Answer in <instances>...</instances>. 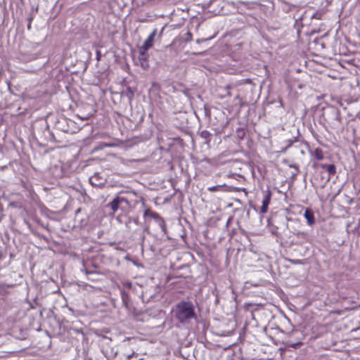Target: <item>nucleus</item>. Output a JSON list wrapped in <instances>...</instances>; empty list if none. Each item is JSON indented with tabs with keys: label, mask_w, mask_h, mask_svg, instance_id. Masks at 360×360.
Listing matches in <instances>:
<instances>
[{
	"label": "nucleus",
	"mask_w": 360,
	"mask_h": 360,
	"mask_svg": "<svg viewBox=\"0 0 360 360\" xmlns=\"http://www.w3.org/2000/svg\"><path fill=\"white\" fill-rule=\"evenodd\" d=\"M290 338L283 342L286 347H292L293 349H298L302 345L303 335L298 331H293L290 335Z\"/></svg>",
	"instance_id": "2"
},
{
	"label": "nucleus",
	"mask_w": 360,
	"mask_h": 360,
	"mask_svg": "<svg viewBox=\"0 0 360 360\" xmlns=\"http://www.w3.org/2000/svg\"><path fill=\"white\" fill-rule=\"evenodd\" d=\"M98 174H94L93 176L90 178L89 181L91 183V184L98 185V184L96 181H98Z\"/></svg>",
	"instance_id": "16"
},
{
	"label": "nucleus",
	"mask_w": 360,
	"mask_h": 360,
	"mask_svg": "<svg viewBox=\"0 0 360 360\" xmlns=\"http://www.w3.org/2000/svg\"><path fill=\"white\" fill-rule=\"evenodd\" d=\"M175 319L181 323H188L196 317L194 304L191 301H181L174 309Z\"/></svg>",
	"instance_id": "1"
},
{
	"label": "nucleus",
	"mask_w": 360,
	"mask_h": 360,
	"mask_svg": "<svg viewBox=\"0 0 360 360\" xmlns=\"http://www.w3.org/2000/svg\"><path fill=\"white\" fill-rule=\"evenodd\" d=\"M122 300L124 304L127 307L129 302V296L124 291L122 292Z\"/></svg>",
	"instance_id": "12"
},
{
	"label": "nucleus",
	"mask_w": 360,
	"mask_h": 360,
	"mask_svg": "<svg viewBox=\"0 0 360 360\" xmlns=\"http://www.w3.org/2000/svg\"><path fill=\"white\" fill-rule=\"evenodd\" d=\"M82 271H84L86 276L92 274L96 272V271L89 270L86 269L85 266L84 267V269H82Z\"/></svg>",
	"instance_id": "18"
},
{
	"label": "nucleus",
	"mask_w": 360,
	"mask_h": 360,
	"mask_svg": "<svg viewBox=\"0 0 360 360\" xmlns=\"http://www.w3.org/2000/svg\"><path fill=\"white\" fill-rule=\"evenodd\" d=\"M272 193L270 189H267L264 191V196L262 200V205L260 208V213L265 214L268 211V207L271 202Z\"/></svg>",
	"instance_id": "7"
},
{
	"label": "nucleus",
	"mask_w": 360,
	"mask_h": 360,
	"mask_svg": "<svg viewBox=\"0 0 360 360\" xmlns=\"http://www.w3.org/2000/svg\"><path fill=\"white\" fill-rule=\"evenodd\" d=\"M120 205V199L119 198H115L112 201H111L109 204V206L110 207L111 210L113 212H116L118 209Z\"/></svg>",
	"instance_id": "11"
},
{
	"label": "nucleus",
	"mask_w": 360,
	"mask_h": 360,
	"mask_svg": "<svg viewBox=\"0 0 360 360\" xmlns=\"http://www.w3.org/2000/svg\"><path fill=\"white\" fill-rule=\"evenodd\" d=\"M311 165L314 162L318 163L324 159L325 153L320 148H316L309 151Z\"/></svg>",
	"instance_id": "5"
},
{
	"label": "nucleus",
	"mask_w": 360,
	"mask_h": 360,
	"mask_svg": "<svg viewBox=\"0 0 360 360\" xmlns=\"http://www.w3.org/2000/svg\"><path fill=\"white\" fill-rule=\"evenodd\" d=\"M224 186L221 185L213 186L207 188V190L210 192H218L221 191L224 189Z\"/></svg>",
	"instance_id": "13"
},
{
	"label": "nucleus",
	"mask_w": 360,
	"mask_h": 360,
	"mask_svg": "<svg viewBox=\"0 0 360 360\" xmlns=\"http://www.w3.org/2000/svg\"><path fill=\"white\" fill-rule=\"evenodd\" d=\"M193 39V34L192 33L190 32V31H188L186 34H185V38H184V40L186 41H192Z\"/></svg>",
	"instance_id": "17"
},
{
	"label": "nucleus",
	"mask_w": 360,
	"mask_h": 360,
	"mask_svg": "<svg viewBox=\"0 0 360 360\" xmlns=\"http://www.w3.org/2000/svg\"><path fill=\"white\" fill-rule=\"evenodd\" d=\"M143 217L144 218L150 217V218H153L155 220H156L157 222L158 223L160 227L161 228L162 231L165 232V231H166L165 221L163 219V218L159 215L158 213L154 212L150 208H146V209H145L144 212H143Z\"/></svg>",
	"instance_id": "3"
},
{
	"label": "nucleus",
	"mask_w": 360,
	"mask_h": 360,
	"mask_svg": "<svg viewBox=\"0 0 360 360\" xmlns=\"http://www.w3.org/2000/svg\"><path fill=\"white\" fill-rule=\"evenodd\" d=\"M139 61L141 68L144 70L148 69L149 67L148 58L149 54L148 53V51H143V49L139 48Z\"/></svg>",
	"instance_id": "6"
},
{
	"label": "nucleus",
	"mask_w": 360,
	"mask_h": 360,
	"mask_svg": "<svg viewBox=\"0 0 360 360\" xmlns=\"http://www.w3.org/2000/svg\"><path fill=\"white\" fill-rule=\"evenodd\" d=\"M235 100L236 101V102L234 104L235 106H238L239 108H242L243 106H244V103L243 101V99H242V98L240 97L239 95H237L235 97Z\"/></svg>",
	"instance_id": "15"
},
{
	"label": "nucleus",
	"mask_w": 360,
	"mask_h": 360,
	"mask_svg": "<svg viewBox=\"0 0 360 360\" xmlns=\"http://www.w3.org/2000/svg\"><path fill=\"white\" fill-rule=\"evenodd\" d=\"M200 136L201 138H202L206 143H210L211 141V136L212 134L210 133L207 130H203L200 132Z\"/></svg>",
	"instance_id": "10"
},
{
	"label": "nucleus",
	"mask_w": 360,
	"mask_h": 360,
	"mask_svg": "<svg viewBox=\"0 0 360 360\" xmlns=\"http://www.w3.org/2000/svg\"><path fill=\"white\" fill-rule=\"evenodd\" d=\"M311 167L314 169L322 168L326 170L328 174V179L336 174V167L333 164H323L320 162L318 163L314 162V164L311 165Z\"/></svg>",
	"instance_id": "4"
},
{
	"label": "nucleus",
	"mask_w": 360,
	"mask_h": 360,
	"mask_svg": "<svg viewBox=\"0 0 360 360\" xmlns=\"http://www.w3.org/2000/svg\"><path fill=\"white\" fill-rule=\"evenodd\" d=\"M126 96L129 101H131L134 96V92L131 87L128 86L126 89Z\"/></svg>",
	"instance_id": "14"
},
{
	"label": "nucleus",
	"mask_w": 360,
	"mask_h": 360,
	"mask_svg": "<svg viewBox=\"0 0 360 360\" xmlns=\"http://www.w3.org/2000/svg\"><path fill=\"white\" fill-rule=\"evenodd\" d=\"M304 216L307 221V224L309 226H312L315 224L314 212L311 209L307 208L304 211Z\"/></svg>",
	"instance_id": "9"
},
{
	"label": "nucleus",
	"mask_w": 360,
	"mask_h": 360,
	"mask_svg": "<svg viewBox=\"0 0 360 360\" xmlns=\"http://www.w3.org/2000/svg\"><path fill=\"white\" fill-rule=\"evenodd\" d=\"M157 34V30L155 29L146 38L143 45L139 49H143V51H148L149 49L153 46L155 38Z\"/></svg>",
	"instance_id": "8"
},
{
	"label": "nucleus",
	"mask_w": 360,
	"mask_h": 360,
	"mask_svg": "<svg viewBox=\"0 0 360 360\" xmlns=\"http://www.w3.org/2000/svg\"><path fill=\"white\" fill-rule=\"evenodd\" d=\"M134 355V352H133V353H132L131 354H130V355H128L127 359H131Z\"/></svg>",
	"instance_id": "19"
}]
</instances>
